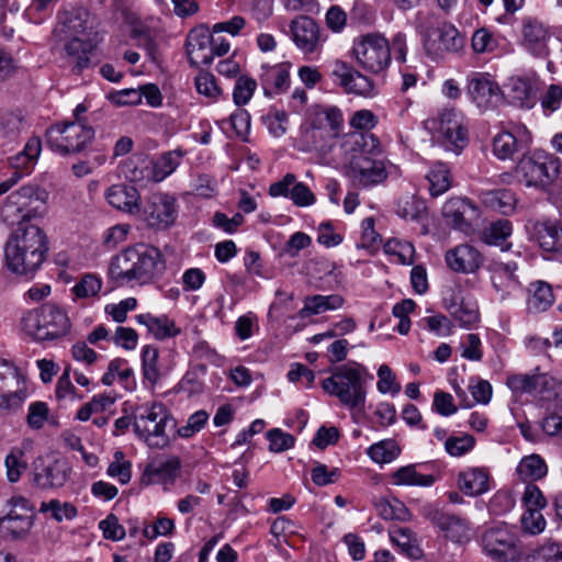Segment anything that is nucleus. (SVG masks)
<instances>
[{"instance_id":"680f3d73","label":"nucleus","mask_w":562,"mask_h":562,"mask_svg":"<svg viewBox=\"0 0 562 562\" xmlns=\"http://www.w3.org/2000/svg\"><path fill=\"white\" fill-rule=\"evenodd\" d=\"M376 389L380 393H391L395 395L401 392V384L396 381V376L387 364H381L378 369Z\"/></svg>"},{"instance_id":"f257e3e1","label":"nucleus","mask_w":562,"mask_h":562,"mask_svg":"<svg viewBox=\"0 0 562 562\" xmlns=\"http://www.w3.org/2000/svg\"><path fill=\"white\" fill-rule=\"evenodd\" d=\"M340 149L346 162V175L353 184L368 188L387 178L379 139L371 133H349L341 139Z\"/></svg>"},{"instance_id":"aec40b11","label":"nucleus","mask_w":562,"mask_h":562,"mask_svg":"<svg viewBox=\"0 0 562 562\" xmlns=\"http://www.w3.org/2000/svg\"><path fill=\"white\" fill-rule=\"evenodd\" d=\"M464 36L451 23L430 31L424 40L428 54L441 56L443 53H459L464 47Z\"/></svg>"},{"instance_id":"2eb2a0df","label":"nucleus","mask_w":562,"mask_h":562,"mask_svg":"<svg viewBox=\"0 0 562 562\" xmlns=\"http://www.w3.org/2000/svg\"><path fill=\"white\" fill-rule=\"evenodd\" d=\"M176 201L175 196L167 193H151L146 199L139 216L150 227L167 228L177 217Z\"/></svg>"},{"instance_id":"393cba45","label":"nucleus","mask_w":562,"mask_h":562,"mask_svg":"<svg viewBox=\"0 0 562 562\" xmlns=\"http://www.w3.org/2000/svg\"><path fill=\"white\" fill-rule=\"evenodd\" d=\"M290 32L296 47L305 54H313L319 45V26L312 18L299 15L290 23Z\"/></svg>"},{"instance_id":"2f4dec72","label":"nucleus","mask_w":562,"mask_h":562,"mask_svg":"<svg viewBox=\"0 0 562 562\" xmlns=\"http://www.w3.org/2000/svg\"><path fill=\"white\" fill-rule=\"evenodd\" d=\"M94 48L91 38L72 37L65 44L67 61L72 66L74 71L80 74L90 65L89 55Z\"/></svg>"},{"instance_id":"4d7b16f0","label":"nucleus","mask_w":562,"mask_h":562,"mask_svg":"<svg viewBox=\"0 0 562 562\" xmlns=\"http://www.w3.org/2000/svg\"><path fill=\"white\" fill-rule=\"evenodd\" d=\"M41 513H50V517L56 521L70 520L77 516L76 507L70 503H61L58 499L43 502L40 507Z\"/></svg>"},{"instance_id":"7ed1b4c3","label":"nucleus","mask_w":562,"mask_h":562,"mask_svg":"<svg viewBox=\"0 0 562 562\" xmlns=\"http://www.w3.org/2000/svg\"><path fill=\"white\" fill-rule=\"evenodd\" d=\"M47 252V236L38 226L19 227L5 244V265L13 273L32 277L45 261Z\"/></svg>"},{"instance_id":"a18cd8bd","label":"nucleus","mask_w":562,"mask_h":562,"mask_svg":"<svg viewBox=\"0 0 562 562\" xmlns=\"http://www.w3.org/2000/svg\"><path fill=\"white\" fill-rule=\"evenodd\" d=\"M103 281L95 273H85L79 281L71 288L74 300L98 299L102 290Z\"/></svg>"},{"instance_id":"13d9d810","label":"nucleus","mask_w":562,"mask_h":562,"mask_svg":"<svg viewBox=\"0 0 562 562\" xmlns=\"http://www.w3.org/2000/svg\"><path fill=\"white\" fill-rule=\"evenodd\" d=\"M114 403V398L110 395L98 394L94 395L90 402L86 403L77 412V419L81 422L88 420L92 414H99L104 412L108 407H110Z\"/></svg>"},{"instance_id":"f8f14e48","label":"nucleus","mask_w":562,"mask_h":562,"mask_svg":"<svg viewBox=\"0 0 562 562\" xmlns=\"http://www.w3.org/2000/svg\"><path fill=\"white\" fill-rule=\"evenodd\" d=\"M561 160L547 153H535L522 156L518 161L515 173L518 180L527 187H544L550 184L560 173Z\"/></svg>"},{"instance_id":"9d476101","label":"nucleus","mask_w":562,"mask_h":562,"mask_svg":"<svg viewBox=\"0 0 562 562\" xmlns=\"http://www.w3.org/2000/svg\"><path fill=\"white\" fill-rule=\"evenodd\" d=\"M29 396V385L20 369L0 359V416L18 413Z\"/></svg>"},{"instance_id":"58836bf2","label":"nucleus","mask_w":562,"mask_h":562,"mask_svg":"<svg viewBox=\"0 0 562 562\" xmlns=\"http://www.w3.org/2000/svg\"><path fill=\"white\" fill-rule=\"evenodd\" d=\"M394 485H408V486H431L436 482V476L432 474H423L417 471L416 464H408L398 468L391 475Z\"/></svg>"},{"instance_id":"8fccbe9b","label":"nucleus","mask_w":562,"mask_h":562,"mask_svg":"<svg viewBox=\"0 0 562 562\" xmlns=\"http://www.w3.org/2000/svg\"><path fill=\"white\" fill-rule=\"evenodd\" d=\"M401 453V448L394 439H384L367 449L369 458L379 464L394 461Z\"/></svg>"},{"instance_id":"a878e982","label":"nucleus","mask_w":562,"mask_h":562,"mask_svg":"<svg viewBox=\"0 0 562 562\" xmlns=\"http://www.w3.org/2000/svg\"><path fill=\"white\" fill-rule=\"evenodd\" d=\"M425 515L452 541L462 543L470 540V526L467 520L438 508H428Z\"/></svg>"},{"instance_id":"f704fd0d","label":"nucleus","mask_w":562,"mask_h":562,"mask_svg":"<svg viewBox=\"0 0 562 562\" xmlns=\"http://www.w3.org/2000/svg\"><path fill=\"white\" fill-rule=\"evenodd\" d=\"M33 526L29 515H20L11 509L8 515L0 518V537L4 539H19L25 537Z\"/></svg>"},{"instance_id":"052dcab7","label":"nucleus","mask_w":562,"mask_h":562,"mask_svg":"<svg viewBox=\"0 0 562 562\" xmlns=\"http://www.w3.org/2000/svg\"><path fill=\"white\" fill-rule=\"evenodd\" d=\"M113 461L109 464L108 475L116 477L121 484H127L132 477V463L124 459L122 451H115Z\"/></svg>"},{"instance_id":"c9c22d12","label":"nucleus","mask_w":562,"mask_h":562,"mask_svg":"<svg viewBox=\"0 0 562 562\" xmlns=\"http://www.w3.org/2000/svg\"><path fill=\"white\" fill-rule=\"evenodd\" d=\"M508 98L513 105L521 109H531L537 102V97L531 82L527 78L512 77L508 85Z\"/></svg>"},{"instance_id":"e2e57ef3","label":"nucleus","mask_w":562,"mask_h":562,"mask_svg":"<svg viewBox=\"0 0 562 562\" xmlns=\"http://www.w3.org/2000/svg\"><path fill=\"white\" fill-rule=\"evenodd\" d=\"M269 440V450L271 452L280 453L291 449L294 446L295 438L280 428L271 429L267 432Z\"/></svg>"},{"instance_id":"6ab92c4d","label":"nucleus","mask_w":562,"mask_h":562,"mask_svg":"<svg viewBox=\"0 0 562 562\" xmlns=\"http://www.w3.org/2000/svg\"><path fill=\"white\" fill-rule=\"evenodd\" d=\"M334 82L346 93L370 97L374 90L373 81L345 61L336 60L333 65Z\"/></svg>"},{"instance_id":"6e6d98bb","label":"nucleus","mask_w":562,"mask_h":562,"mask_svg":"<svg viewBox=\"0 0 562 562\" xmlns=\"http://www.w3.org/2000/svg\"><path fill=\"white\" fill-rule=\"evenodd\" d=\"M182 157L183 153L179 149L162 154L154 168L155 180L161 181L171 175L179 166Z\"/></svg>"},{"instance_id":"1a4fd4ad","label":"nucleus","mask_w":562,"mask_h":562,"mask_svg":"<svg viewBox=\"0 0 562 562\" xmlns=\"http://www.w3.org/2000/svg\"><path fill=\"white\" fill-rule=\"evenodd\" d=\"M351 53L357 65L370 74H381L391 64V45L380 33H368L355 38Z\"/></svg>"},{"instance_id":"9b49d317","label":"nucleus","mask_w":562,"mask_h":562,"mask_svg":"<svg viewBox=\"0 0 562 562\" xmlns=\"http://www.w3.org/2000/svg\"><path fill=\"white\" fill-rule=\"evenodd\" d=\"M307 135L313 139V146L318 150H327V144L336 139L344 128L342 111L336 105H318L308 117Z\"/></svg>"},{"instance_id":"bb28decb","label":"nucleus","mask_w":562,"mask_h":562,"mask_svg":"<svg viewBox=\"0 0 562 562\" xmlns=\"http://www.w3.org/2000/svg\"><path fill=\"white\" fill-rule=\"evenodd\" d=\"M522 46L535 56L548 54V42L551 32L541 21L535 18H525L521 25Z\"/></svg>"},{"instance_id":"20e7f679","label":"nucleus","mask_w":562,"mask_h":562,"mask_svg":"<svg viewBox=\"0 0 562 562\" xmlns=\"http://www.w3.org/2000/svg\"><path fill=\"white\" fill-rule=\"evenodd\" d=\"M372 379V374L363 364L351 361L336 367L330 376L322 381V387L350 409L352 419L358 422L359 415L364 412L367 383Z\"/></svg>"},{"instance_id":"bf43d9fd","label":"nucleus","mask_w":562,"mask_h":562,"mask_svg":"<svg viewBox=\"0 0 562 562\" xmlns=\"http://www.w3.org/2000/svg\"><path fill=\"white\" fill-rule=\"evenodd\" d=\"M256 88L257 81L254 78H250L246 75L239 76L236 79L233 91L234 103L238 106L247 104L250 101Z\"/></svg>"},{"instance_id":"ddd939ff","label":"nucleus","mask_w":562,"mask_h":562,"mask_svg":"<svg viewBox=\"0 0 562 562\" xmlns=\"http://www.w3.org/2000/svg\"><path fill=\"white\" fill-rule=\"evenodd\" d=\"M47 144L49 147L63 155L79 153L94 137V131L91 126L81 122H68L56 124L46 132Z\"/></svg>"},{"instance_id":"e433bc0d","label":"nucleus","mask_w":562,"mask_h":562,"mask_svg":"<svg viewBox=\"0 0 562 562\" xmlns=\"http://www.w3.org/2000/svg\"><path fill=\"white\" fill-rule=\"evenodd\" d=\"M445 306L462 327H471L479 321V311L474 302L452 295L450 300L445 301Z\"/></svg>"},{"instance_id":"39448f33","label":"nucleus","mask_w":562,"mask_h":562,"mask_svg":"<svg viewBox=\"0 0 562 562\" xmlns=\"http://www.w3.org/2000/svg\"><path fill=\"white\" fill-rule=\"evenodd\" d=\"M48 192L37 184H25L7 196L0 214L3 222L14 225L42 217L46 211Z\"/></svg>"},{"instance_id":"f03ea898","label":"nucleus","mask_w":562,"mask_h":562,"mask_svg":"<svg viewBox=\"0 0 562 562\" xmlns=\"http://www.w3.org/2000/svg\"><path fill=\"white\" fill-rule=\"evenodd\" d=\"M166 269L159 249L145 244L127 247L114 256L109 267V277L120 285L147 284Z\"/></svg>"},{"instance_id":"a211bd4d","label":"nucleus","mask_w":562,"mask_h":562,"mask_svg":"<svg viewBox=\"0 0 562 562\" xmlns=\"http://www.w3.org/2000/svg\"><path fill=\"white\" fill-rule=\"evenodd\" d=\"M531 134L522 124H510L493 139V153L499 159H512L515 154L529 147Z\"/></svg>"},{"instance_id":"c85d7f7f","label":"nucleus","mask_w":562,"mask_h":562,"mask_svg":"<svg viewBox=\"0 0 562 562\" xmlns=\"http://www.w3.org/2000/svg\"><path fill=\"white\" fill-rule=\"evenodd\" d=\"M105 198L111 206L130 215L140 214V194L133 186L113 184L106 190Z\"/></svg>"},{"instance_id":"a19ab883","label":"nucleus","mask_w":562,"mask_h":562,"mask_svg":"<svg viewBox=\"0 0 562 562\" xmlns=\"http://www.w3.org/2000/svg\"><path fill=\"white\" fill-rule=\"evenodd\" d=\"M180 465L178 457L154 461L146 467L145 475L156 482H172L179 474Z\"/></svg>"},{"instance_id":"4c0bfd02","label":"nucleus","mask_w":562,"mask_h":562,"mask_svg":"<svg viewBox=\"0 0 562 562\" xmlns=\"http://www.w3.org/2000/svg\"><path fill=\"white\" fill-rule=\"evenodd\" d=\"M391 541L401 549L403 553L412 559H419L423 551L419 548L415 533L408 527L393 526L390 530Z\"/></svg>"},{"instance_id":"3c124183","label":"nucleus","mask_w":562,"mask_h":562,"mask_svg":"<svg viewBox=\"0 0 562 562\" xmlns=\"http://www.w3.org/2000/svg\"><path fill=\"white\" fill-rule=\"evenodd\" d=\"M379 516L385 520L405 521L409 519V510L403 502L393 498H381L375 503Z\"/></svg>"},{"instance_id":"338daca9","label":"nucleus","mask_w":562,"mask_h":562,"mask_svg":"<svg viewBox=\"0 0 562 562\" xmlns=\"http://www.w3.org/2000/svg\"><path fill=\"white\" fill-rule=\"evenodd\" d=\"M475 439L471 435L449 437L445 442L446 451L452 457H461L473 449Z\"/></svg>"},{"instance_id":"473e14b6","label":"nucleus","mask_w":562,"mask_h":562,"mask_svg":"<svg viewBox=\"0 0 562 562\" xmlns=\"http://www.w3.org/2000/svg\"><path fill=\"white\" fill-rule=\"evenodd\" d=\"M135 318L138 324L144 325L148 333L159 340L173 338L181 333L176 323L166 315L155 316L147 313L139 314Z\"/></svg>"},{"instance_id":"72a5a7b5","label":"nucleus","mask_w":562,"mask_h":562,"mask_svg":"<svg viewBox=\"0 0 562 562\" xmlns=\"http://www.w3.org/2000/svg\"><path fill=\"white\" fill-rule=\"evenodd\" d=\"M488 473L481 468H471L458 475V487L468 496H480L490 488Z\"/></svg>"},{"instance_id":"49530a36","label":"nucleus","mask_w":562,"mask_h":562,"mask_svg":"<svg viewBox=\"0 0 562 562\" xmlns=\"http://www.w3.org/2000/svg\"><path fill=\"white\" fill-rule=\"evenodd\" d=\"M142 373L144 381L154 386L160 380V370L158 367L159 351L156 347L147 345L142 350Z\"/></svg>"},{"instance_id":"5fc2aeb1","label":"nucleus","mask_w":562,"mask_h":562,"mask_svg":"<svg viewBox=\"0 0 562 562\" xmlns=\"http://www.w3.org/2000/svg\"><path fill=\"white\" fill-rule=\"evenodd\" d=\"M4 465L8 481L15 483L27 469L24 451L20 448H13L5 457Z\"/></svg>"},{"instance_id":"ea45409f","label":"nucleus","mask_w":562,"mask_h":562,"mask_svg":"<svg viewBox=\"0 0 562 562\" xmlns=\"http://www.w3.org/2000/svg\"><path fill=\"white\" fill-rule=\"evenodd\" d=\"M516 472L524 482L538 481L547 475L548 465L541 456L532 453L519 461Z\"/></svg>"},{"instance_id":"69168bd1","label":"nucleus","mask_w":562,"mask_h":562,"mask_svg":"<svg viewBox=\"0 0 562 562\" xmlns=\"http://www.w3.org/2000/svg\"><path fill=\"white\" fill-rule=\"evenodd\" d=\"M195 88L200 94H203L206 98L213 100L217 99L222 93V90L217 86L214 76L206 71H201L195 77Z\"/></svg>"},{"instance_id":"864d4df0","label":"nucleus","mask_w":562,"mask_h":562,"mask_svg":"<svg viewBox=\"0 0 562 562\" xmlns=\"http://www.w3.org/2000/svg\"><path fill=\"white\" fill-rule=\"evenodd\" d=\"M426 211L425 203L415 195L398 199L396 214L405 221H419Z\"/></svg>"},{"instance_id":"b1692460","label":"nucleus","mask_w":562,"mask_h":562,"mask_svg":"<svg viewBox=\"0 0 562 562\" xmlns=\"http://www.w3.org/2000/svg\"><path fill=\"white\" fill-rule=\"evenodd\" d=\"M445 260L450 270L458 273H475L483 265L484 258L474 246L460 244L447 250Z\"/></svg>"},{"instance_id":"de8ad7c7","label":"nucleus","mask_w":562,"mask_h":562,"mask_svg":"<svg viewBox=\"0 0 562 562\" xmlns=\"http://www.w3.org/2000/svg\"><path fill=\"white\" fill-rule=\"evenodd\" d=\"M512 233V223L508 220L502 218L482 229L480 239L490 246H502Z\"/></svg>"},{"instance_id":"5701e85b","label":"nucleus","mask_w":562,"mask_h":562,"mask_svg":"<svg viewBox=\"0 0 562 562\" xmlns=\"http://www.w3.org/2000/svg\"><path fill=\"white\" fill-rule=\"evenodd\" d=\"M529 239L547 252L562 251V227L552 221H529L526 225Z\"/></svg>"},{"instance_id":"79ce46f5","label":"nucleus","mask_w":562,"mask_h":562,"mask_svg":"<svg viewBox=\"0 0 562 562\" xmlns=\"http://www.w3.org/2000/svg\"><path fill=\"white\" fill-rule=\"evenodd\" d=\"M482 203L496 212L508 214L515 209L516 198L509 190H487L480 193Z\"/></svg>"},{"instance_id":"4be33fe9","label":"nucleus","mask_w":562,"mask_h":562,"mask_svg":"<svg viewBox=\"0 0 562 562\" xmlns=\"http://www.w3.org/2000/svg\"><path fill=\"white\" fill-rule=\"evenodd\" d=\"M479 215V209L464 198H451L442 206V216L446 223L465 234L472 231V222Z\"/></svg>"},{"instance_id":"4468645a","label":"nucleus","mask_w":562,"mask_h":562,"mask_svg":"<svg viewBox=\"0 0 562 562\" xmlns=\"http://www.w3.org/2000/svg\"><path fill=\"white\" fill-rule=\"evenodd\" d=\"M426 127L447 150L459 154L468 144L467 131L453 109H445L438 116L427 120Z\"/></svg>"},{"instance_id":"dca6fc26","label":"nucleus","mask_w":562,"mask_h":562,"mask_svg":"<svg viewBox=\"0 0 562 562\" xmlns=\"http://www.w3.org/2000/svg\"><path fill=\"white\" fill-rule=\"evenodd\" d=\"M468 94L483 111L494 110L503 102L502 89L488 72H474L469 78Z\"/></svg>"},{"instance_id":"f3484780","label":"nucleus","mask_w":562,"mask_h":562,"mask_svg":"<svg viewBox=\"0 0 562 562\" xmlns=\"http://www.w3.org/2000/svg\"><path fill=\"white\" fill-rule=\"evenodd\" d=\"M33 482L42 490L61 487L69 477L66 462L53 457H38L32 463Z\"/></svg>"},{"instance_id":"412c9836","label":"nucleus","mask_w":562,"mask_h":562,"mask_svg":"<svg viewBox=\"0 0 562 562\" xmlns=\"http://www.w3.org/2000/svg\"><path fill=\"white\" fill-rule=\"evenodd\" d=\"M188 59L191 66H207L214 58V38L205 26L192 29L186 41Z\"/></svg>"},{"instance_id":"6e6552de","label":"nucleus","mask_w":562,"mask_h":562,"mask_svg":"<svg viewBox=\"0 0 562 562\" xmlns=\"http://www.w3.org/2000/svg\"><path fill=\"white\" fill-rule=\"evenodd\" d=\"M480 543L483 552L494 562H517L522 555L518 535L505 522L486 528Z\"/></svg>"},{"instance_id":"423d86ee","label":"nucleus","mask_w":562,"mask_h":562,"mask_svg":"<svg viewBox=\"0 0 562 562\" xmlns=\"http://www.w3.org/2000/svg\"><path fill=\"white\" fill-rule=\"evenodd\" d=\"M66 312L53 303H45L22 317V328L36 341L56 340L70 331Z\"/></svg>"},{"instance_id":"7c9ffc66","label":"nucleus","mask_w":562,"mask_h":562,"mask_svg":"<svg viewBox=\"0 0 562 562\" xmlns=\"http://www.w3.org/2000/svg\"><path fill=\"white\" fill-rule=\"evenodd\" d=\"M507 387L516 395L532 393L540 389L541 391L548 389L549 376L539 372V368L533 373H513L508 374L506 379Z\"/></svg>"},{"instance_id":"0e129e2a","label":"nucleus","mask_w":562,"mask_h":562,"mask_svg":"<svg viewBox=\"0 0 562 562\" xmlns=\"http://www.w3.org/2000/svg\"><path fill=\"white\" fill-rule=\"evenodd\" d=\"M520 521L522 530L530 535L541 533L547 524L541 509L537 508L526 509Z\"/></svg>"},{"instance_id":"37998d69","label":"nucleus","mask_w":562,"mask_h":562,"mask_svg":"<svg viewBox=\"0 0 562 562\" xmlns=\"http://www.w3.org/2000/svg\"><path fill=\"white\" fill-rule=\"evenodd\" d=\"M342 304L344 299L338 294L307 296L300 314L302 317L317 315L327 311L337 310L341 307Z\"/></svg>"},{"instance_id":"c03bdc74","label":"nucleus","mask_w":562,"mask_h":562,"mask_svg":"<svg viewBox=\"0 0 562 562\" xmlns=\"http://www.w3.org/2000/svg\"><path fill=\"white\" fill-rule=\"evenodd\" d=\"M530 296L528 299V310L533 313L547 311L553 303V293L550 284L543 281H537L530 284Z\"/></svg>"},{"instance_id":"c756f323","label":"nucleus","mask_w":562,"mask_h":562,"mask_svg":"<svg viewBox=\"0 0 562 562\" xmlns=\"http://www.w3.org/2000/svg\"><path fill=\"white\" fill-rule=\"evenodd\" d=\"M259 80L266 97L284 93L290 87V64L262 66Z\"/></svg>"},{"instance_id":"603ef678","label":"nucleus","mask_w":562,"mask_h":562,"mask_svg":"<svg viewBox=\"0 0 562 562\" xmlns=\"http://www.w3.org/2000/svg\"><path fill=\"white\" fill-rule=\"evenodd\" d=\"M384 252L391 257H394L395 261L401 265H413L415 247L407 240H401L397 238H391L384 244Z\"/></svg>"},{"instance_id":"cd10ccee","label":"nucleus","mask_w":562,"mask_h":562,"mask_svg":"<svg viewBox=\"0 0 562 562\" xmlns=\"http://www.w3.org/2000/svg\"><path fill=\"white\" fill-rule=\"evenodd\" d=\"M487 270L492 285L502 299L509 296L519 289L520 282L516 276V262L492 261Z\"/></svg>"},{"instance_id":"774afa93","label":"nucleus","mask_w":562,"mask_h":562,"mask_svg":"<svg viewBox=\"0 0 562 562\" xmlns=\"http://www.w3.org/2000/svg\"><path fill=\"white\" fill-rule=\"evenodd\" d=\"M538 562H562V542L548 540L537 550Z\"/></svg>"},{"instance_id":"09e8293b","label":"nucleus","mask_w":562,"mask_h":562,"mask_svg":"<svg viewBox=\"0 0 562 562\" xmlns=\"http://www.w3.org/2000/svg\"><path fill=\"white\" fill-rule=\"evenodd\" d=\"M431 196H439L451 187V173L447 165L436 162L427 175Z\"/></svg>"},{"instance_id":"0eeeda50","label":"nucleus","mask_w":562,"mask_h":562,"mask_svg":"<svg viewBox=\"0 0 562 562\" xmlns=\"http://www.w3.org/2000/svg\"><path fill=\"white\" fill-rule=\"evenodd\" d=\"M176 422L161 403L144 407L135 416L134 430L149 448L162 449L169 446L167 428H175Z\"/></svg>"}]
</instances>
